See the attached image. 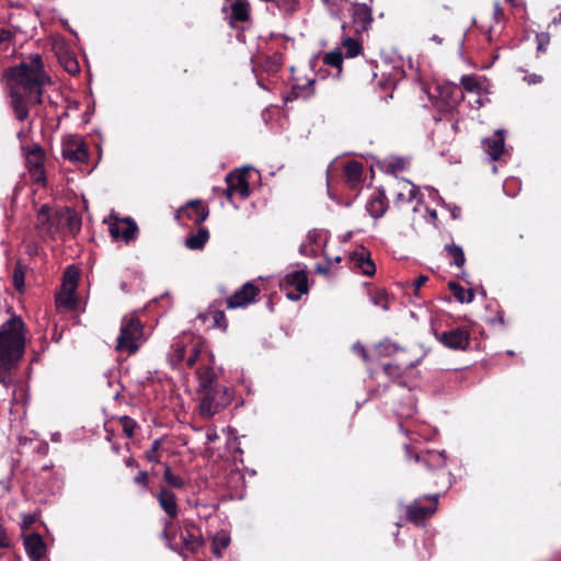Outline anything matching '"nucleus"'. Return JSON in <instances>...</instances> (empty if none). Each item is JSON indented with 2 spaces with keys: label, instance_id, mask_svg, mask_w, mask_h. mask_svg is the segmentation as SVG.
Returning <instances> with one entry per match:
<instances>
[{
  "label": "nucleus",
  "instance_id": "obj_41",
  "mask_svg": "<svg viewBox=\"0 0 561 561\" xmlns=\"http://www.w3.org/2000/svg\"><path fill=\"white\" fill-rule=\"evenodd\" d=\"M377 351L380 356H391L397 351H399V346L388 340L380 342L377 345Z\"/></svg>",
  "mask_w": 561,
  "mask_h": 561
},
{
  "label": "nucleus",
  "instance_id": "obj_21",
  "mask_svg": "<svg viewBox=\"0 0 561 561\" xmlns=\"http://www.w3.org/2000/svg\"><path fill=\"white\" fill-rule=\"evenodd\" d=\"M157 501L164 513L171 518H175L179 514V507L175 494L168 488H160L157 494Z\"/></svg>",
  "mask_w": 561,
  "mask_h": 561
},
{
  "label": "nucleus",
  "instance_id": "obj_46",
  "mask_svg": "<svg viewBox=\"0 0 561 561\" xmlns=\"http://www.w3.org/2000/svg\"><path fill=\"white\" fill-rule=\"evenodd\" d=\"M121 423L123 425V428H124V432L126 433V435L128 437L133 436L134 428H135V422L128 416H123L121 419Z\"/></svg>",
  "mask_w": 561,
  "mask_h": 561
},
{
  "label": "nucleus",
  "instance_id": "obj_28",
  "mask_svg": "<svg viewBox=\"0 0 561 561\" xmlns=\"http://www.w3.org/2000/svg\"><path fill=\"white\" fill-rule=\"evenodd\" d=\"M204 546V539L199 535L191 534L186 531L182 535V548L180 554L186 559L188 553L197 552Z\"/></svg>",
  "mask_w": 561,
  "mask_h": 561
},
{
  "label": "nucleus",
  "instance_id": "obj_53",
  "mask_svg": "<svg viewBox=\"0 0 561 561\" xmlns=\"http://www.w3.org/2000/svg\"><path fill=\"white\" fill-rule=\"evenodd\" d=\"M525 80L529 83V84H536V83H539L541 82V77L536 75V73H533V75H529V76H526L525 77Z\"/></svg>",
  "mask_w": 561,
  "mask_h": 561
},
{
  "label": "nucleus",
  "instance_id": "obj_22",
  "mask_svg": "<svg viewBox=\"0 0 561 561\" xmlns=\"http://www.w3.org/2000/svg\"><path fill=\"white\" fill-rule=\"evenodd\" d=\"M351 260L354 266L366 276H371L376 272V266L370 259L368 251L365 248H359L353 252Z\"/></svg>",
  "mask_w": 561,
  "mask_h": 561
},
{
  "label": "nucleus",
  "instance_id": "obj_8",
  "mask_svg": "<svg viewBox=\"0 0 561 561\" xmlns=\"http://www.w3.org/2000/svg\"><path fill=\"white\" fill-rule=\"evenodd\" d=\"M36 229L44 238L54 239L61 231L59 210L54 211L48 205H43L37 213Z\"/></svg>",
  "mask_w": 561,
  "mask_h": 561
},
{
  "label": "nucleus",
  "instance_id": "obj_12",
  "mask_svg": "<svg viewBox=\"0 0 561 561\" xmlns=\"http://www.w3.org/2000/svg\"><path fill=\"white\" fill-rule=\"evenodd\" d=\"M438 495L425 496L415 500L407 508V517L412 523H421L431 516L437 508Z\"/></svg>",
  "mask_w": 561,
  "mask_h": 561
},
{
  "label": "nucleus",
  "instance_id": "obj_33",
  "mask_svg": "<svg viewBox=\"0 0 561 561\" xmlns=\"http://www.w3.org/2000/svg\"><path fill=\"white\" fill-rule=\"evenodd\" d=\"M209 238L208 230L201 229L197 233L190 236L185 240L186 248L191 250H201L204 248L205 243Z\"/></svg>",
  "mask_w": 561,
  "mask_h": 561
},
{
  "label": "nucleus",
  "instance_id": "obj_32",
  "mask_svg": "<svg viewBox=\"0 0 561 561\" xmlns=\"http://www.w3.org/2000/svg\"><path fill=\"white\" fill-rule=\"evenodd\" d=\"M344 174L348 185L354 187L362 180L363 165L357 161L348 162L344 167Z\"/></svg>",
  "mask_w": 561,
  "mask_h": 561
},
{
  "label": "nucleus",
  "instance_id": "obj_48",
  "mask_svg": "<svg viewBox=\"0 0 561 561\" xmlns=\"http://www.w3.org/2000/svg\"><path fill=\"white\" fill-rule=\"evenodd\" d=\"M428 280L426 275H420L413 283L412 286L414 288V293L417 294L420 288Z\"/></svg>",
  "mask_w": 561,
  "mask_h": 561
},
{
  "label": "nucleus",
  "instance_id": "obj_40",
  "mask_svg": "<svg viewBox=\"0 0 561 561\" xmlns=\"http://www.w3.org/2000/svg\"><path fill=\"white\" fill-rule=\"evenodd\" d=\"M461 85L470 93H480L481 90V82L474 76H463L461 78Z\"/></svg>",
  "mask_w": 561,
  "mask_h": 561
},
{
  "label": "nucleus",
  "instance_id": "obj_63",
  "mask_svg": "<svg viewBox=\"0 0 561 561\" xmlns=\"http://www.w3.org/2000/svg\"><path fill=\"white\" fill-rule=\"evenodd\" d=\"M126 465H127L128 467L136 466V460H135V459H133V458H128V459L126 460Z\"/></svg>",
  "mask_w": 561,
  "mask_h": 561
},
{
  "label": "nucleus",
  "instance_id": "obj_50",
  "mask_svg": "<svg viewBox=\"0 0 561 561\" xmlns=\"http://www.w3.org/2000/svg\"><path fill=\"white\" fill-rule=\"evenodd\" d=\"M137 484L146 485L148 483V473L146 471H140L134 479Z\"/></svg>",
  "mask_w": 561,
  "mask_h": 561
},
{
  "label": "nucleus",
  "instance_id": "obj_61",
  "mask_svg": "<svg viewBox=\"0 0 561 561\" xmlns=\"http://www.w3.org/2000/svg\"><path fill=\"white\" fill-rule=\"evenodd\" d=\"M426 210H427V213H428V215H430V217H431L432 219H436L437 214H436V210H435V209L426 208Z\"/></svg>",
  "mask_w": 561,
  "mask_h": 561
},
{
  "label": "nucleus",
  "instance_id": "obj_55",
  "mask_svg": "<svg viewBox=\"0 0 561 561\" xmlns=\"http://www.w3.org/2000/svg\"><path fill=\"white\" fill-rule=\"evenodd\" d=\"M504 15L503 9L501 8L499 2L494 4V16L496 20L501 19Z\"/></svg>",
  "mask_w": 561,
  "mask_h": 561
},
{
  "label": "nucleus",
  "instance_id": "obj_47",
  "mask_svg": "<svg viewBox=\"0 0 561 561\" xmlns=\"http://www.w3.org/2000/svg\"><path fill=\"white\" fill-rule=\"evenodd\" d=\"M353 352L356 353L357 355H359L363 360L367 362L368 360V354L365 350V347L359 343H355L352 347Z\"/></svg>",
  "mask_w": 561,
  "mask_h": 561
},
{
  "label": "nucleus",
  "instance_id": "obj_20",
  "mask_svg": "<svg viewBox=\"0 0 561 561\" xmlns=\"http://www.w3.org/2000/svg\"><path fill=\"white\" fill-rule=\"evenodd\" d=\"M178 217H186L198 225L208 217V209L201 201H191L179 210Z\"/></svg>",
  "mask_w": 561,
  "mask_h": 561
},
{
  "label": "nucleus",
  "instance_id": "obj_2",
  "mask_svg": "<svg viewBox=\"0 0 561 561\" xmlns=\"http://www.w3.org/2000/svg\"><path fill=\"white\" fill-rule=\"evenodd\" d=\"M25 350V328L20 317H11L0 327V383L12 385L11 371L21 360Z\"/></svg>",
  "mask_w": 561,
  "mask_h": 561
},
{
  "label": "nucleus",
  "instance_id": "obj_24",
  "mask_svg": "<svg viewBox=\"0 0 561 561\" xmlns=\"http://www.w3.org/2000/svg\"><path fill=\"white\" fill-rule=\"evenodd\" d=\"M341 11H347L353 15L354 22L365 27L370 22V13L366 5L354 3L351 0H345Z\"/></svg>",
  "mask_w": 561,
  "mask_h": 561
},
{
  "label": "nucleus",
  "instance_id": "obj_31",
  "mask_svg": "<svg viewBox=\"0 0 561 561\" xmlns=\"http://www.w3.org/2000/svg\"><path fill=\"white\" fill-rule=\"evenodd\" d=\"M366 209L374 218L382 217L387 209L386 196L383 192H378L375 196H373L368 201Z\"/></svg>",
  "mask_w": 561,
  "mask_h": 561
},
{
  "label": "nucleus",
  "instance_id": "obj_58",
  "mask_svg": "<svg viewBox=\"0 0 561 561\" xmlns=\"http://www.w3.org/2000/svg\"><path fill=\"white\" fill-rule=\"evenodd\" d=\"M217 438V433L215 431H211V432H208L207 433V440L208 442H213Z\"/></svg>",
  "mask_w": 561,
  "mask_h": 561
},
{
  "label": "nucleus",
  "instance_id": "obj_30",
  "mask_svg": "<svg viewBox=\"0 0 561 561\" xmlns=\"http://www.w3.org/2000/svg\"><path fill=\"white\" fill-rule=\"evenodd\" d=\"M231 537L228 530L220 529L211 537V552L215 557L221 558L224 551L229 547Z\"/></svg>",
  "mask_w": 561,
  "mask_h": 561
},
{
  "label": "nucleus",
  "instance_id": "obj_9",
  "mask_svg": "<svg viewBox=\"0 0 561 561\" xmlns=\"http://www.w3.org/2000/svg\"><path fill=\"white\" fill-rule=\"evenodd\" d=\"M280 287L286 290L289 300L297 301L301 295L308 293V277L305 270H296L287 273L280 282Z\"/></svg>",
  "mask_w": 561,
  "mask_h": 561
},
{
  "label": "nucleus",
  "instance_id": "obj_1",
  "mask_svg": "<svg viewBox=\"0 0 561 561\" xmlns=\"http://www.w3.org/2000/svg\"><path fill=\"white\" fill-rule=\"evenodd\" d=\"M7 76L13 111L19 121H24L28 116L25 98L39 103L42 101V89L49 81V78L43 71L41 56L34 55L30 62H21L10 68Z\"/></svg>",
  "mask_w": 561,
  "mask_h": 561
},
{
  "label": "nucleus",
  "instance_id": "obj_44",
  "mask_svg": "<svg viewBox=\"0 0 561 561\" xmlns=\"http://www.w3.org/2000/svg\"><path fill=\"white\" fill-rule=\"evenodd\" d=\"M407 161L402 158H396L389 161L387 164V170L394 173L397 171H402L405 169Z\"/></svg>",
  "mask_w": 561,
  "mask_h": 561
},
{
  "label": "nucleus",
  "instance_id": "obj_19",
  "mask_svg": "<svg viewBox=\"0 0 561 561\" xmlns=\"http://www.w3.org/2000/svg\"><path fill=\"white\" fill-rule=\"evenodd\" d=\"M257 293L259 290L253 284L247 283L227 299V307L229 309L245 307L254 300Z\"/></svg>",
  "mask_w": 561,
  "mask_h": 561
},
{
  "label": "nucleus",
  "instance_id": "obj_45",
  "mask_svg": "<svg viewBox=\"0 0 561 561\" xmlns=\"http://www.w3.org/2000/svg\"><path fill=\"white\" fill-rule=\"evenodd\" d=\"M160 444H161L160 440L156 439L152 443L151 448L146 451V458L148 459V461L159 462V457H158L157 453H158V449L160 448Z\"/></svg>",
  "mask_w": 561,
  "mask_h": 561
},
{
  "label": "nucleus",
  "instance_id": "obj_43",
  "mask_svg": "<svg viewBox=\"0 0 561 561\" xmlns=\"http://www.w3.org/2000/svg\"><path fill=\"white\" fill-rule=\"evenodd\" d=\"M13 285L18 290H22L24 287V272L20 265L14 268Z\"/></svg>",
  "mask_w": 561,
  "mask_h": 561
},
{
  "label": "nucleus",
  "instance_id": "obj_4",
  "mask_svg": "<svg viewBox=\"0 0 561 561\" xmlns=\"http://www.w3.org/2000/svg\"><path fill=\"white\" fill-rule=\"evenodd\" d=\"M206 354V347L201 340H179L175 341L168 353V360L172 366L185 365L188 368L202 360L204 366V355ZM208 360L206 365H210L214 362V355L208 354Z\"/></svg>",
  "mask_w": 561,
  "mask_h": 561
},
{
  "label": "nucleus",
  "instance_id": "obj_51",
  "mask_svg": "<svg viewBox=\"0 0 561 561\" xmlns=\"http://www.w3.org/2000/svg\"><path fill=\"white\" fill-rule=\"evenodd\" d=\"M537 39H538V50H543L545 49V45L548 44L549 42V36L547 34H538L537 35Z\"/></svg>",
  "mask_w": 561,
  "mask_h": 561
},
{
  "label": "nucleus",
  "instance_id": "obj_37",
  "mask_svg": "<svg viewBox=\"0 0 561 561\" xmlns=\"http://www.w3.org/2000/svg\"><path fill=\"white\" fill-rule=\"evenodd\" d=\"M163 479L170 488L183 489L185 486L184 479L181 478L180 476L173 474V472L171 471V468L169 466H165V468H164Z\"/></svg>",
  "mask_w": 561,
  "mask_h": 561
},
{
  "label": "nucleus",
  "instance_id": "obj_16",
  "mask_svg": "<svg viewBox=\"0 0 561 561\" xmlns=\"http://www.w3.org/2000/svg\"><path fill=\"white\" fill-rule=\"evenodd\" d=\"M325 233L320 230L313 229L307 233L306 239L301 243L299 251L305 256H317L320 253L323 245L325 244Z\"/></svg>",
  "mask_w": 561,
  "mask_h": 561
},
{
  "label": "nucleus",
  "instance_id": "obj_5",
  "mask_svg": "<svg viewBox=\"0 0 561 561\" xmlns=\"http://www.w3.org/2000/svg\"><path fill=\"white\" fill-rule=\"evenodd\" d=\"M146 341L144 325L136 314H127L122 319L116 350L127 354L136 353Z\"/></svg>",
  "mask_w": 561,
  "mask_h": 561
},
{
  "label": "nucleus",
  "instance_id": "obj_36",
  "mask_svg": "<svg viewBox=\"0 0 561 561\" xmlns=\"http://www.w3.org/2000/svg\"><path fill=\"white\" fill-rule=\"evenodd\" d=\"M449 287L459 302H471L473 300L474 295L472 290H466L460 285L455 283L449 284Z\"/></svg>",
  "mask_w": 561,
  "mask_h": 561
},
{
  "label": "nucleus",
  "instance_id": "obj_10",
  "mask_svg": "<svg viewBox=\"0 0 561 561\" xmlns=\"http://www.w3.org/2000/svg\"><path fill=\"white\" fill-rule=\"evenodd\" d=\"M248 170H234L226 176L227 188L225 190V195L231 204H233L232 199L234 196H240L244 199L250 195Z\"/></svg>",
  "mask_w": 561,
  "mask_h": 561
},
{
  "label": "nucleus",
  "instance_id": "obj_18",
  "mask_svg": "<svg viewBox=\"0 0 561 561\" xmlns=\"http://www.w3.org/2000/svg\"><path fill=\"white\" fill-rule=\"evenodd\" d=\"M483 149L492 160H499L503 156L507 154L504 131L499 129L493 134V136L485 138L483 140Z\"/></svg>",
  "mask_w": 561,
  "mask_h": 561
},
{
  "label": "nucleus",
  "instance_id": "obj_56",
  "mask_svg": "<svg viewBox=\"0 0 561 561\" xmlns=\"http://www.w3.org/2000/svg\"><path fill=\"white\" fill-rule=\"evenodd\" d=\"M11 32L8 30L0 31V43L7 42L11 38Z\"/></svg>",
  "mask_w": 561,
  "mask_h": 561
},
{
  "label": "nucleus",
  "instance_id": "obj_54",
  "mask_svg": "<svg viewBox=\"0 0 561 561\" xmlns=\"http://www.w3.org/2000/svg\"><path fill=\"white\" fill-rule=\"evenodd\" d=\"M472 107L479 108L483 105V102L481 100V96L479 93H476V98L473 101H469Z\"/></svg>",
  "mask_w": 561,
  "mask_h": 561
},
{
  "label": "nucleus",
  "instance_id": "obj_17",
  "mask_svg": "<svg viewBox=\"0 0 561 561\" xmlns=\"http://www.w3.org/2000/svg\"><path fill=\"white\" fill-rule=\"evenodd\" d=\"M438 340L448 348L465 350L469 344V332L463 328H457L443 332Z\"/></svg>",
  "mask_w": 561,
  "mask_h": 561
},
{
  "label": "nucleus",
  "instance_id": "obj_57",
  "mask_svg": "<svg viewBox=\"0 0 561 561\" xmlns=\"http://www.w3.org/2000/svg\"><path fill=\"white\" fill-rule=\"evenodd\" d=\"M427 191L431 197L437 198L439 202L443 203V199L438 196V192L436 190L427 188Z\"/></svg>",
  "mask_w": 561,
  "mask_h": 561
},
{
  "label": "nucleus",
  "instance_id": "obj_62",
  "mask_svg": "<svg viewBox=\"0 0 561 561\" xmlns=\"http://www.w3.org/2000/svg\"><path fill=\"white\" fill-rule=\"evenodd\" d=\"M328 262H329V264L340 263L341 262V257L340 256H335L333 259H328Z\"/></svg>",
  "mask_w": 561,
  "mask_h": 561
},
{
  "label": "nucleus",
  "instance_id": "obj_25",
  "mask_svg": "<svg viewBox=\"0 0 561 561\" xmlns=\"http://www.w3.org/2000/svg\"><path fill=\"white\" fill-rule=\"evenodd\" d=\"M59 221L61 226L60 232L62 233H76L80 230L81 220L78 215L69 208L59 210Z\"/></svg>",
  "mask_w": 561,
  "mask_h": 561
},
{
  "label": "nucleus",
  "instance_id": "obj_64",
  "mask_svg": "<svg viewBox=\"0 0 561 561\" xmlns=\"http://www.w3.org/2000/svg\"><path fill=\"white\" fill-rule=\"evenodd\" d=\"M459 213H460V209L459 208H455L453 211H451V215L454 218H458L459 217Z\"/></svg>",
  "mask_w": 561,
  "mask_h": 561
},
{
  "label": "nucleus",
  "instance_id": "obj_26",
  "mask_svg": "<svg viewBox=\"0 0 561 561\" xmlns=\"http://www.w3.org/2000/svg\"><path fill=\"white\" fill-rule=\"evenodd\" d=\"M224 10L228 14L231 24L234 22H245L249 19L250 8L247 1L234 0L229 5V13L227 7H224Z\"/></svg>",
  "mask_w": 561,
  "mask_h": 561
},
{
  "label": "nucleus",
  "instance_id": "obj_15",
  "mask_svg": "<svg viewBox=\"0 0 561 561\" xmlns=\"http://www.w3.org/2000/svg\"><path fill=\"white\" fill-rule=\"evenodd\" d=\"M24 548L32 561H48L46 545L38 534L26 535L24 537Z\"/></svg>",
  "mask_w": 561,
  "mask_h": 561
},
{
  "label": "nucleus",
  "instance_id": "obj_42",
  "mask_svg": "<svg viewBox=\"0 0 561 561\" xmlns=\"http://www.w3.org/2000/svg\"><path fill=\"white\" fill-rule=\"evenodd\" d=\"M408 407L407 409L401 407L399 410H398V415L400 417H410L415 411H416V407H415V402H414V399L413 397L410 394L408 398Z\"/></svg>",
  "mask_w": 561,
  "mask_h": 561
},
{
  "label": "nucleus",
  "instance_id": "obj_13",
  "mask_svg": "<svg viewBox=\"0 0 561 561\" xmlns=\"http://www.w3.org/2000/svg\"><path fill=\"white\" fill-rule=\"evenodd\" d=\"M25 161L32 179L38 183L43 182L45 180L43 171L44 151L39 145L34 144L25 148Z\"/></svg>",
  "mask_w": 561,
  "mask_h": 561
},
{
  "label": "nucleus",
  "instance_id": "obj_23",
  "mask_svg": "<svg viewBox=\"0 0 561 561\" xmlns=\"http://www.w3.org/2000/svg\"><path fill=\"white\" fill-rule=\"evenodd\" d=\"M417 188L405 179L398 180L394 203L400 206L416 198Z\"/></svg>",
  "mask_w": 561,
  "mask_h": 561
},
{
  "label": "nucleus",
  "instance_id": "obj_60",
  "mask_svg": "<svg viewBox=\"0 0 561 561\" xmlns=\"http://www.w3.org/2000/svg\"><path fill=\"white\" fill-rule=\"evenodd\" d=\"M60 439H61V434L60 433H54L51 435V440L53 442H60Z\"/></svg>",
  "mask_w": 561,
  "mask_h": 561
},
{
  "label": "nucleus",
  "instance_id": "obj_34",
  "mask_svg": "<svg viewBox=\"0 0 561 561\" xmlns=\"http://www.w3.org/2000/svg\"><path fill=\"white\" fill-rule=\"evenodd\" d=\"M205 319H211L213 324L216 328H220L226 330L227 321L222 310L216 309L215 306H211L209 310L205 314Z\"/></svg>",
  "mask_w": 561,
  "mask_h": 561
},
{
  "label": "nucleus",
  "instance_id": "obj_29",
  "mask_svg": "<svg viewBox=\"0 0 561 561\" xmlns=\"http://www.w3.org/2000/svg\"><path fill=\"white\" fill-rule=\"evenodd\" d=\"M416 461H422L428 469H442L446 466L445 451L428 450L426 454L420 456L415 455Z\"/></svg>",
  "mask_w": 561,
  "mask_h": 561
},
{
  "label": "nucleus",
  "instance_id": "obj_59",
  "mask_svg": "<svg viewBox=\"0 0 561 561\" xmlns=\"http://www.w3.org/2000/svg\"><path fill=\"white\" fill-rule=\"evenodd\" d=\"M316 271H317L318 273H321V274H327L329 270H328V267H325V266L317 265V266H316Z\"/></svg>",
  "mask_w": 561,
  "mask_h": 561
},
{
  "label": "nucleus",
  "instance_id": "obj_14",
  "mask_svg": "<svg viewBox=\"0 0 561 561\" xmlns=\"http://www.w3.org/2000/svg\"><path fill=\"white\" fill-rule=\"evenodd\" d=\"M62 157L72 162H85L88 149L80 137H69L62 145Z\"/></svg>",
  "mask_w": 561,
  "mask_h": 561
},
{
  "label": "nucleus",
  "instance_id": "obj_39",
  "mask_svg": "<svg viewBox=\"0 0 561 561\" xmlns=\"http://www.w3.org/2000/svg\"><path fill=\"white\" fill-rule=\"evenodd\" d=\"M323 61L325 65L336 68V73L340 75L342 70L343 56L339 49L325 54Z\"/></svg>",
  "mask_w": 561,
  "mask_h": 561
},
{
  "label": "nucleus",
  "instance_id": "obj_3",
  "mask_svg": "<svg viewBox=\"0 0 561 561\" xmlns=\"http://www.w3.org/2000/svg\"><path fill=\"white\" fill-rule=\"evenodd\" d=\"M196 378L198 381V408L203 417L215 415L231 402L233 397L232 390L228 387L216 385V374L210 365L197 368Z\"/></svg>",
  "mask_w": 561,
  "mask_h": 561
},
{
  "label": "nucleus",
  "instance_id": "obj_7",
  "mask_svg": "<svg viewBox=\"0 0 561 561\" xmlns=\"http://www.w3.org/2000/svg\"><path fill=\"white\" fill-rule=\"evenodd\" d=\"M427 93L434 104L444 110L454 108L463 96L461 90L453 83H436L428 88Z\"/></svg>",
  "mask_w": 561,
  "mask_h": 561
},
{
  "label": "nucleus",
  "instance_id": "obj_6",
  "mask_svg": "<svg viewBox=\"0 0 561 561\" xmlns=\"http://www.w3.org/2000/svg\"><path fill=\"white\" fill-rule=\"evenodd\" d=\"M80 277V272L75 266H68L62 278L61 289L56 297V305L58 307H64L68 310H73L77 308V296L76 290L78 287V282Z\"/></svg>",
  "mask_w": 561,
  "mask_h": 561
},
{
  "label": "nucleus",
  "instance_id": "obj_38",
  "mask_svg": "<svg viewBox=\"0 0 561 561\" xmlns=\"http://www.w3.org/2000/svg\"><path fill=\"white\" fill-rule=\"evenodd\" d=\"M446 251L448 255L453 259V264H455L458 267L463 266L466 259L465 253L460 247L456 244H447Z\"/></svg>",
  "mask_w": 561,
  "mask_h": 561
},
{
  "label": "nucleus",
  "instance_id": "obj_11",
  "mask_svg": "<svg viewBox=\"0 0 561 561\" xmlns=\"http://www.w3.org/2000/svg\"><path fill=\"white\" fill-rule=\"evenodd\" d=\"M104 222L108 225V231L114 239H123L128 242L136 238L137 225L128 217L119 219L116 215L112 214Z\"/></svg>",
  "mask_w": 561,
  "mask_h": 561
},
{
  "label": "nucleus",
  "instance_id": "obj_35",
  "mask_svg": "<svg viewBox=\"0 0 561 561\" xmlns=\"http://www.w3.org/2000/svg\"><path fill=\"white\" fill-rule=\"evenodd\" d=\"M342 48L345 50V55L348 58L358 56L362 50V46H360L359 42L352 37L343 38Z\"/></svg>",
  "mask_w": 561,
  "mask_h": 561
},
{
  "label": "nucleus",
  "instance_id": "obj_49",
  "mask_svg": "<svg viewBox=\"0 0 561 561\" xmlns=\"http://www.w3.org/2000/svg\"><path fill=\"white\" fill-rule=\"evenodd\" d=\"M35 515L26 514L22 518L21 527L22 529H27L32 526V524L35 522Z\"/></svg>",
  "mask_w": 561,
  "mask_h": 561
},
{
  "label": "nucleus",
  "instance_id": "obj_27",
  "mask_svg": "<svg viewBox=\"0 0 561 561\" xmlns=\"http://www.w3.org/2000/svg\"><path fill=\"white\" fill-rule=\"evenodd\" d=\"M57 58L62 68L70 75H76L80 71L78 59L73 53H71L65 46L57 48Z\"/></svg>",
  "mask_w": 561,
  "mask_h": 561
},
{
  "label": "nucleus",
  "instance_id": "obj_52",
  "mask_svg": "<svg viewBox=\"0 0 561 561\" xmlns=\"http://www.w3.org/2000/svg\"><path fill=\"white\" fill-rule=\"evenodd\" d=\"M383 370H385L386 375H388L390 377L399 375V373H400L399 367H394L392 365H386L383 367Z\"/></svg>",
  "mask_w": 561,
  "mask_h": 561
}]
</instances>
